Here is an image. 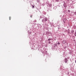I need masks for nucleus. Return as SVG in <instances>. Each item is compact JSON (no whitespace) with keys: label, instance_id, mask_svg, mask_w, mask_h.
Listing matches in <instances>:
<instances>
[{"label":"nucleus","instance_id":"1","mask_svg":"<svg viewBox=\"0 0 76 76\" xmlns=\"http://www.w3.org/2000/svg\"><path fill=\"white\" fill-rule=\"evenodd\" d=\"M66 20H67V19H64V20H63L64 23H66Z\"/></svg>","mask_w":76,"mask_h":76},{"label":"nucleus","instance_id":"2","mask_svg":"<svg viewBox=\"0 0 76 76\" xmlns=\"http://www.w3.org/2000/svg\"><path fill=\"white\" fill-rule=\"evenodd\" d=\"M48 20V19H47V18H45V21H47V20Z\"/></svg>","mask_w":76,"mask_h":76},{"label":"nucleus","instance_id":"3","mask_svg":"<svg viewBox=\"0 0 76 76\" xmlns=\"http://www.w3.org/2000/svg\"><path fill=\"white\" fill-rule=\"evenodd\" d=\"M65 62L66 63H67V59H66L65 60Z\"/></svg>","mask_w":76,"mask_h":76},{"label":"nucleus","instance_id":"4","mask_svg":"<svg viewBox=\"0 0 76 76\" xmlns=\"http://www.w3.org/2000/svg\"><path fill=\"white\" fill-rule=\"evenodd\" d=\"M64 6L65 7H67L66 6V4H64Z\"/></svg>","mask_w":76,"mask_h":76},{"label":"nucleus","instance_id":"5","mask_svg":"<svg viewBox=\"0 0 76 76\" xmlns=\"http://www.w3.org/2000/svg\"><path fill=\"white\" fill-rule=\"evenodd\" d=\"M74 32V30H72L71 31V33L72 34H73V33Z\"/></svg>","mask_w":76,"mask_h":76},{"label":"nucleus","instance_id":"6","mask_svg":"<svg viewBox=\"0 0 76 76\" xmlns=\"http://www.w3.org/2000/svg\"><path fill=\"white\" fill-rule=\"evenodd\" d=\"M63 44H65V43H66V41H63Z\"/></svg>","mask_w":76,"mask_h":76},{"label":"nucleus","instance_id":"7","mask_svg":"<svg viewBox=\"0 0 76 76\" xmlns=\"http://www.w3.org/2000/svg\"><path fill=\"white\" fill-rule=\"evenodd\" d=\"M51 39H50V38H49V39H48V41H50V40H51Z\"/></svg>","mask_w":76,"mask_h":76},{"label":"nucleus","instance_id":"8","mask_svg":"<svg viewBox=\"0 0 76 76\" xmlns=\"http://www.w3.org/2000/svg\"><path fill=\"white\" fill-rule=\"evenodd\" d=\"M11 18L10 17H9V20H11Z\"/></svg>","mask_w":76,"mask_h":76},{"label":"nucleus","instance_id":"9","mask_svg":"<svg viewBox=\"0 0 76 76\" xmlns=\"http://www.w3.org/2000/svg\"><path fill=\"white\" fill-rule=\"evenodd\" d=\"M75 36H76V31L75 32Z\"/></svg>","mask_w":76,"mask_h":76},{"label":"nucleus","instance_id":"10","mask_svg":"<svg viewBox=\"0 0 76 76\" xmlns=\"http://www.w3.org/2000/svg\"><path fill=\"white\" fill-rule=\"evenodd\" d=\"M51 43V42H50V41H49V42H48V43L49 44H50Z\"/></svg>","mask_w":76,"mask_h":76},{"label":"nucleus","instance_id":"11","mask_svg":"<svg viewBox=\"0 0 76 76\" xmlns=\"http://www.w3.org/2000/svg\"><path fill=\"white\" fill-rule=\"evenodd\" d=\"M60 43L59 42L58 43V45H60Z\"/></svg>","mask_w":76,"mask_h":76},{"label":"nucleus","instance_id":"12","mask_svg":"<svg viewBox=\"0 0 76 76\" xmlns=\"http://www.w3.org/2000/svg\"><path fill=\"white\" fill-rule=\"evenodd\" d=\"M34 6H33V7H33V8H34Z\"/></svg>","mask_w":76,"mask_h":76},{"label":"nucleus","instance_id":"13","mask_svg":"<svg viewBox=\"0 0 76 76\" xmlns=\"http://www.w3.org/2000/svg\"><path fill=\"white\" fill-rule=\"evenodd\" d=\"M75 63H76V60L75 61Z\"/></svg>","mask_w":76,"mask_h":76},{"label":"nucleus","instance_id":"14","mask_svg":"<svg viewBox=\"0 0 76 76\" xmlns=\"http://www.w3.org/2000/svg\"><path fill=\"white\" fill-rule=\"evenodd\" d=\"M31 18H32V16H31Z\"/></svg>","mask_w":76,"mask_h":76},{"label":"nucleus","instance_id":"15","mask_svg":"<svg viewBox=\"0 0 76 76\" xmlns=\"http://www.w3.org/2000/svg\"><path fill=\"white\" fill-rule=\"evenodd\" d=\"M42 22H44V21H43V20H42Z\"/></svg>","mask_w":76,"mask_h":76},{"label":"nucleus","instance_id":"16","mask_svg":"<svg viewBox=\"0 0 76 76\" xmlns=\"http://www.w3.org/2000/svg\"><path fill=\"white\" fill-rule=\"evenodd\" d=\"M35 22H37V21H36V20H35Z\"/></svg>","mask_w":76,"mask_h":76},{"label":"nucleus","instance_id":"17","mask_svg":"<svg viewBox=\"0 0 76 76\" xmlns=\"http://www.w3.org/2000/svg\"><path fill=\"white\" fill-rule=\"evenodd\" d=\"M55 40H56V39H55Z\"/></svg>","mask_w":76,"mask_h":76},{"label":"nucleus","instance_id":"18","mask_svg":"<svg viewBox=\"0 0 76 76\" xmlns=\"http://www.w3.org/2000/svg\"><path fill=\"white\" fill-rule=\"evenodd\" d=\"M68 33H69V32H68Z\"/></svg>","mask_w":76,"mask_h":76}]
</instances>
